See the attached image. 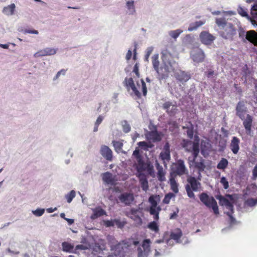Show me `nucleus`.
<instances>
[{
  "label": "nucleus",
  "instance_id": "28",
  "mask_svg": "<svg viewBox=\"0 0 257 257\" xmlns=\"http://www.w3.org/2000/svg\"><path fill=\"white\" fill-rule=\"evenodd\" d=\"M182 236V232L180 228H177L174 231L171 232L170 238L175 240H178L180 239Z\"/></svg>",
  "mask_w": 257,
  "mask_h": 257
},
{
  "label": "nucleus",
  "instance_id": "36",
  "mask_svg": "<svg viewBox=\"0 0 257 257\" xmlns=\"http://www.w3.org/2000/svg\"><path fill=\"white\" fill-rule=\"evenodd\" d=\"M151 240L149 239H145L142 244V247L145 253L148 254L150 252Z\"/></svg>",
  "mask_w": 257,
  "mask_h": 257
},
{
  "label": "nucleus",
  "instance_id": "31",
  "mask_svg": "<svg viewBox=\"0 0 257 257\" xmlns=\"http://www.w3.org/2000/svg\"><path fill=\"white\" fill-rule=\"evenodd\" d=\"M228 163L229 162L226 159L222 158L217 165V168L224 170L227 167Z\"/></svg>",
  "mask_w": 257,
  "mask_h": 257
},
{
  "label": "nucleus",
  "instance_id": "21",
  "mask_svg": "<svg viewBox=\"0 0 257 257\" xmlns=\"http://www.w3.org/2000/svg\"><path fill=\"white\" fill-rule=\"evenodd\" d=\"M155 166L156 169L158 171L157 172V177L159 181H163L165 180V173L164 171L163 168L161 165H160L158 161L156 160L155 161Z\"/></svg>",
  "mask_w": 257,
  "mask_h": 257
},
{
  "label": "nucleus",
  "instance_id": "51",
  "mask_svg": "<svg viewBox=\"0 0 257 257\" xmlns=\"http://www.w3.org/2000/svg\"><path fill=\"white\" fill-rule=\"evenodd\" d=\"M44 211L45 210L44 209H37L33 211V213L37 216H41L44 214Z\"/></svg>",
  "mask_w": 257,
  "mask_h": 257
},
{
  "label": "nucleus",
  "instance_id": "6",
  "mask_svg": "<svg viewBox=\"0 0 257 257\" xmlns=\"http://www.w3.org/2000/svg\"><path fill=\"white\" fill-rule=\"evenodd\" d=\"M161 59L165 69L167 72H169L172 68L173 56L171 52L166 48L161 51Z\"/></svg>",
  "mask_w": 257,
  "mask_h": 257
},
{
  "label": "nucleus",
  "instance_id": "39",
  "mask_svg": "<svg viewBox=\"0 0 257 257\" xmlns=\"http://www.w3.org/2000/svg\"><path fill=\"white\" fill-rule=\"evenodd\" d=\"M112 143L116 152H118L122 149L123 143L121 141H113Z\"/></svg>",
  "mask_w": 257,
  "mask_h": 257
},
{
  "label": "nucleus",
  "instance_id": "59",
  "mask_svg": "<svg viewBox=\"0 0 257 257\" xmlns=\"http://www.w3.org/2000/svg\"><path fill=\"white\" fill-rule=\"evenodd\" d=\"M152 51H153L152 48H148L147 53L145 55V59L146 61H148V59H149L151 54L152 53Z\"/></svg>",
  "mask_w": 257,
  "mask_h": 257
},
{
  "label": "nucleus",
  "instance_id": "20",
  "mask_svg": "<svg viewBox=\"0 0 257 257\" xmlns=\"http://www.w3.org/2000/svg\"><path fill=\"white\" fill-rule=\"evenodd\" d=\"M242 120H243V125L245 129L247 132H248V133H250L253 121L252 116L247 114L246 115V118H245L244 117V119Z\"/></svg>",
  "mask_w": 257,
  "mask_h": 257
},
{
  "label": "nucleus",
  "instance_id": "23",
  "mask_svg": "<svg viewBox=\"0 0 257 257\" xmlns=\"http://www.w3.org/2000/svg\"><path fill=\"white\" fill-rule=\"evenodd\" d=\"M246 39L254 46H257V33L254 31L247 32Z\"/></svg>",
  "mask_w": 257,
  "mask_h": 257
},
{
  "label": "nucleus",
  "instance_id": "33",
  "mask_svg": "<svg viewBox=\"0 0 257 257\" xmlns=\"http://www.w3.org/2000/svg\"><path fill=\"white\" fill-rule=\"evenodd\" d=\"M210 207H211L213 210L214 213L217 215L219 214L218 207L217 202L213 197H210Z\"/></svg>",
  "mask_w": 257,
  "mask_h": 257
},
{
  "label": "nucleus",
  "instance_id": "46",
  "mask_svg": "<svg viewBox=\"0 0 257 257\" xmlns=\"http://www.w3.org/2000/svg\"><path fill=\"white\" fill-rule=\"evenodd\" d=\"M126 224V221H121L119 219H114V225L119 228H122Z\"/></svg>",
  "mask_w": 257,
  "mask_h": 257
},
{
  "label": "nucleus",
  "instance_id": "61",
  "mask_svg": "<svg viewBox=\"0 0 257 257\" xmlns=\"http://www.w3.org/2000/svg\"><path fill=\"white\" fill-rule=\"evenodd\" d=\"M105 225L107 227L113 226L114 225V220H106V221H105Z\"/></svg>",
  "mask_w": 257,
  "mask_h": 257
},
{
  "label": "nucleus",
  "instance_id": "7",
  "mask_svg": "<svg viewBox=\"0 0 257 257\" xmlns=\"http://www.w3.org/2000/svg\"><path fill=\"white\" fill-rule=\"evenodd\" d=\"M132 243L127 240H122L121 242H117L115 244H112L110 246L111 250L113 251V254L115 256L120 255L123 250V245L125 248L130 246Z\"/></svg>",
  "mask_w": 257,
  "mask_h": 257
},
{
  "label": "nucleus",
  "instance_id": "52",
  "mask_svg": "<svg viewBox=\"0 0 257 257\" xmlns=\"http://www.w3.org/2000/svg\"><path fill=\"white\" fill-rule=\"evenodd\" d=\"M141 83L143 95L146 96L147 93V88L146 83L143 79H141Z\"/></svg>",
  "mask_w": 257,
  "mask_h": 257
},
{
  "label": "nucleus",
  "instance_id": "43",
  "mask_svg": "<svg viewBox=\"0 0 257 257\" xmlns=\"http://www.w3.org/2000/svg\"><path fill=\"white\" fill-rule=\"evenodd\" d=\"M75 191L72 190L68 194L65 195V198L67 199L68 203H70L71 202L73 199L75 197Z\"/></svg>",
  "mask_w": 257,
  "mask_h": 257
},
{
  "label": "nucleus",
  "instance_id": "56",
  "mask_svg": "<svg viewBox=\"0 0 257 257\" xmlns=\"http://www.w3.org/2000/svg\"><path fill=\"white\" fill-rule=\"evenodd\" d=\"M233 213V210L226 212V214L229 216L231 223H233L235 221V218L232 216V214Z\"/></svg>",
  "mask_w": 257,
  "mask_h": 257
},
{
  "label": "nucleus",
  "instance_id": "41",
  "mask_svg": "<svg viewBox=\"0 0 257 257\" xmlns=\"http://www.w3.org/2000/svg\"><path fill=\"white\" fill-rule=\"evenodd\" d=\"M147 165V162L145 163L143 159L141 160V162H138L137 170L138 172L145 171V168Z\"/></svg>",
  "mask_w": 257,
  "mask_h": 257
},
{
  "label": "nucleus",
  "instance_id": "49",
  "mask_svg": "<svg viewBox=\"0 0 257 257\" xmlns=\"http://www.w3.org/2000/svg\"><path fill=\"white\" fill-rule=\"evenodd\" d=\"M133 156L136 158L137 162H141V160L142 159L141 155H140V151L139 150H135L133 152Z\"/></svg>",
  "mask_w": 257,
  "mask_h": 257
},
{
  "label": "nucleus",
  "instance_id": "63",
  "mask_svg": "<svg viewBox=\"0 0 257 257\" xmlns=\"http://www.w3.org/2000/svg\"><path fill=\"white\" fill-rule=\"evenodd\" d=\"M193 134H194V132H193V130L192 128H188L187 131V135L189 138H190V139L192 138Z\"/></svg>",
  "mask_w": 257,
  "mask_h": 257
},
{
  "label": "nucleus",
  "instance_id": "22",
  "mask_svg": "<svg viewBox=\"0 0 257 257\" xmlns=\"http://www.w3.org/2000/svg\"><path fill=\"white\" fill-rule=\"evenodd\" d=\"M102 178L103 181L107 184L111 185L115 184V179L112 176L111 173L107 172L102 174Z\"/></svg>",
  "mask_w": 257,
  "mask_h": 257
},
{
  "label": "nucleus",
  "instance_id": "18",
  "mask_svg": "<svg viewBox=\"0 0 257 257\" xmlns=\"http://www.w3.org/2000/svg\"><path fill=\"white\" fill-rule=\"evenodd\" d=\"M240 140L236 137H233L231 141L230 149L234 154H237L239 150Z\"/></svg>",
  "mask_w": 257,
  "mask_h": 257
},
{
  "label": "nucleus",
  "instance_id": "2",
  "mask_svg": "<svg viewBox=\"0 0 257 257\" xmlns=\"http://www.w3.org/2000/svg\"><path fill=\"white\" fill-rule=\"evenodd\" d=\"M216 23L219 28L220 34L223 38L227 39L235 34V30L232 24L227 23L225 18H217L216 19Z\"/></svg>",
  "mask_w": 257,
  "mask_h": 257
},
{
  "label": "nucleus",
  "instance_id": "35",
  "mask_svg": "<svg viewBox=\"0 0 257 257\" xmlns=\"http://www.w3.org/2000/svg\"><path fill=\"white\" fill-rule=\"evenodd\" d=\"M147 227L155 233H158L159 232V225L155 221L150 222L148 224Z\"/></svg>",
  "mask_w": 257,
  "mask_h": 257
},
{
  "label": "nucleus",
  "instance_id": "5",
  "mask_svg": "<svg viewBox=\"0 0 257 257\" xmlns=\"http://www.w3.org/2000/svg\"><path fill=\"white\" fill-rule=\"evenodd\" d=\"M215 142H211V144H210V151L211 150L218 151L223 152L226 146V140L222 138L221 135L215 134Z\"/></svg>",
  "mask_w": 257,
  "mask_h": 257
},
{
  "label": "nucleus",
  "instance_id": "54",
  "mask_svg": "<svg viewBox=\"0 0 257 257\" xmlns=\"http://www.w3.org/2000/svg\"><path fill=\"white\" fill-rule=\"evenodd\" d=\"M250 21L253 25H255L257 22V13H252V17L250 18Z\"/></svg>",
  "mask_w": 257,
  "mask_h": 257
},
{
  "label": "nucleus",
  "instance_id": "26",
  "mask_svg": "<svg viewBox=\"0 0 257 257\" xmlns=\"http://www.w3.org/2000/svg\"><path fill=\"white\" fill-rule=\"evenodd\" d=\"M139 178L141 188L144 191H147L149 189V185L146 177L144 175H140Z\"/></svg>",
  "mask_w": 257,
  "mask_h": 257
},
{
  "label": "nucleus",
  "instance_id": "55",
  "mask_svg": "<svg viewBox=\"0 0 257 257\" xmlns=\"http://www.w3.org/2000/svg\"><path fill=\"white\" fill-rule=\"evenodd\" d=\"M133 72L135 73L137 78H139L140 77L139 70V66L137 63H136L135 65Z\"/></svg>",
  "mask_w": 257,
  "mask_h": 257
},
{
  "label": "nucleus",
  "instance_id": "16",
  "mask_svg": "<svg viewBox=\"0 0 257 257\" xmlns=\"http://www.w3.org/2000/svg\"><path fill=\"white\" fill-rule=\"evenodd\" d=\"M175 77L178 81L182 83L187 82L191 78L190 74L181 70L175 73Z\"/></svg>",
  "mask_w": 257,
  "mask_h": 257
},
{
  "label": "nucleus",
  "instance_id": "24",
  "mask_svg": "<svg viewBox=\"0 0 257 257\" xmlns=\"http://www.w3.org/2000/svg\"><path fill=\"white\" fill-rule=\"evenodd\" d=\"M93 214L91 216V218L95 219L99 217L102 216L103 215H106V212L102 208L100 207H97L93 210Z\"/></svg>",
  "mask_w": 257,
  "mask_h": 257
},
{
  "label": "nucleus",
  "instance_id": "8",
  "mask_svg": "<svg viewBox=\"0 0 257 257\" xmlns=\"http://www.w3.org/2000/svg\"><path fill=\"white\" fill-rule=\"evenodd\" d=\"M118 198L120 202L126 206H130L135 200L134 194L128 192L121 194Z\"/></svg>",
  "mask_w": 257,
  "mask_h": 257
},
{
  "label": "nucleus",
  "instance_id": "64",
  "mask_svg": "<svg viewBox=\"0 0 257 257\" xmlns=\"http://www.w3.org/2000/svg\"><path fill=\"white\" fill-rule=\"evenodd\" d=\"M131 130V127L129 124H125L123 125V131L124 133H128Z\"/></svg>",
  "mask_w": 257,
  "mask_h": 257
},
{
  "label": "nucleus",
  "instance_id": "17",
  "mask_svg": "<svg viewBox=\"0 0 257 257\" xmlns=\"http://www.w3.org/2000/svg\"><path fill=\"white\" fill-rule=\"evenodd\" d=\"M146 138L148 140L152 141L153 142H159L161 140V137L156 128L154 131L149 132L146 134Z\"/></svg>",
  "mask_w": 257,
  "mask_h": 257
},
{
  "label": "nucleus",
  "instance_id": "15",
  "mask_svg": "<svg viewBox=\"0 0 257 257\" xmlns=\"http://www.w3.org/2000/svg\"><path fill=\"white\" fill-rule=\"evenodd\" d=\"M101 155L107 161H111L112 160V152L108 147L102 146L100 151Z\"/></svg>",
  "mask_w": 257,
  "mask_h": 257
},
{
  "label": "nucleus",
  "instance_id": "27",
  "mask_svg": "<svg viewBox=\"0 0 257 257\" xmlns=\"http://www.w3.org/2000/svg\"><path fill=\"white\" fill-rule=\"evenodd\" d=\"M15 5L12 4L7 7L4 8L3 12L7 15H12L14 14L15 10Z\"/></svg>",
  "mask_w": 257,
  "mask_h": 257
},
{
  "label": "nucleus",
  "instance_id": "14",
  "mask_svg": "<svg viewBox=\"0 0 257 257\" xmlns=\"http://www.w3.org/2000/svg\"><path fill=\"white\" fill-rule=\"evenodd\" d=\"M56 53L55 49L51 48H46L41 50L34 54L35 58L54 55Z\"/></svg>",
  "mask_w": 257,
  "mask_h": 257
},
{
  "label": "nucleus",
  "instance_id": "45",
  "mask_svg": "<svg viewBox=\"0 0 257 257\" xmlns=\"http://www.w3.org/2000/svg\"><path fill=\"white\" fill-rule=\"evenodd\" d=\"M183 31L180 30V29H177V30H174V31H171L169 32V35L174 38V39H176L177 37H179V36L180 35V34L182 33Z\"/></svg>",
  "mask_w": 257,
  "mask_h": 257
},
{
  "label": "nucleus",
  "instance_id": "19",
  "mask_svg": "<svg viewBox=\"0 0 257 257\" xmlns=\"http://www.w3.org/2000/svg\"><path fill=\"white\" fill-rule=\"evenodd\" d=\"M219 203L220 205L225 206L229 211L233 210V205L228 199L223 196H220L218 198Z\"/></svg>",
  "mask_w": 257,
  "mask_h": 257
},
{
  "label": "nucleus",
  "instance_id": "4",
  "mask_svg": "<svg viewBox=\"0 0 257 257\" xmlns=\"http://www.w3.org/2000/svg\"><path fill=\"white\" fill-rule=\"evenodd\" d=\"M187 182L188 184L185 186L187 195L190 198L195 199L193 191H198L200 187V183L197 181L195 177L191 176L188 178Z\"/></svg>",
  "mask_w": 257,
  "mask_h": 257
},
{
  "label": "nucleus",
  "instance_id": "62",
  "mask_svg": "<svg viewBox=\"0 0 257 257\" xmlns=\"http://www.w3.org/2000/svg\"><path fill=\"white\" fill-rule=\"evenodd\" d=\"M138 145L142 148H148L149 147L148 144L145 141L140 142L138 143Z\"/></svg>",
  "mask_w": 257,
  "mask_h": 257
},
{
  "label": "nucleus",
  "instance_id": "12",
  "mask_svg": "<svg viewBox=\"0 0 257 257\" xmlns=\"http://www.w3.org/2000/svg\"><path fill=\"white\" fill-rule=\"evenodd\" d=\"M235 110L236 115L241 120L244 119L245 114L247 112V108L243 101H240L237 103Z\"/></svg>",
  "mask_w": 257,
  "mask_h": 257
},
{
  "label": "nucleus",
  "instance_id": "42",
  "mask_svg": "<svg viewBox=\"0 0 257 257\" xmlns=\"http://www.w3.org/2000/svg\"><path fill=\"white\" fill-rule=\"evenodd\" d=\"M175 195L173 193H169L165 195L164 198L163 199V202L164 204H169L170 202L171 199L175 197Z\"/></svg>",
  "mask_w": 257,
  "mask_h": 257
},
{
  "label": "nucleus",
  "instance_id": "30",
  "mask_svg": "<svg viewBox=\"0 0 257 257\" xmlns=\"http://www.w3.org/2000/svg\"><path fill=\"white\" fill-rule=\"evenodd\" d=\"M152 64L154 69L157 73L159 71L160 62L158 54H155L152 57Z\"/></svg>",
  "mask_w": 257,
  "mask_h": 257
},
{
  "label": "nucleus",
  "instance_id": "9",
  "mask_svg": "<svg viewBox=\"0 0 257 257\" xmlns=\"http://www.w3.org/2000/svg\"><path fill=\"white\" fill-rule=\"evenodd\" d=\"M160 158L163 161V164L166 166L167 162L171 159L170 145L168 142L166 143L163 147V151L160 154Z\"/></svg>",
  "mask_w": 257,
  "mask_h": 257
},
{
  "label": "nucleus",
  "instance_id": "32",
  "mask_svg": "<svg viewBox=\"0 0 257 257\" xmlns=\"http://www.w3.org/2000/svg\"><path fill=\"white\" fill-rule=\"evenodd\" d=\"M205 23V21H199L192 23L190 24L189 27L188 28L189 31H192L194 30L197 29L200 26L203 25Z\"/></svg>",
  "mask_w": 257,
  "mask_h": 257
},
{
  "label": "nucleus",
  "instance_id": "44",
  "mask_svg": "<svg viewBox=\"0 0 257 257\" xmlns=\"http://www.w3.org/2000/svg\"><path fill=\"white\" fill-rule=\"evenodd\" d=\"M127 9L131 11V14H133L135 13V8L134 2L133 1H128L126 3Z\"/></svg>",
  "mask_w": 257,
  "mask_h": 257
},
{
  "label": "nucleus",
  "instance_id": "11",
  "mask_svg": "<svg viewBox=\"0 0 257 257\" xmlns=\"http://www.w3.org/2000/svg\"><path fill=\"white\" fill-rule=\"evenodd\" d=\"M124 85L128 89L131 88L135 95L138 98L141 97V94L136 87L133 78H125L124 81Z\"/></svg>",
  "mask_w": 257,
  "mask_h": 257
},
{
  "label": "nucleus",
  "instance_id": "25",
  "mask_svg": "<svg viewBox=\"0 0 257 257\" xmlns=\"http://www.w3.org/2000/svg\"><path fill=\"white\" fill-rule=\"evenodd\" d=\"M175 177L170 175L169 182L171 186V189L175 193H177L179 191L178 185L176 181Z\"/></svg>",
  "mask_w": 257,
  "mask_h": 257
},
{
  "label": "nucleus",
  "instance_id": "3",
  "mask_svg": "<svg viewBox=\"0 0 257 257\" xmlns=\"http://www.w3.org/2000/svg\"><path fill=\"white\" fill-rule=\"evenodd\" d=\"M187 173L188 170L183 160H177L175 163L172 164L170 176L176 177L177 176H181Z\"/></svg>",
  "mask_w": 257,
  "mask_h": 257
},
{
  "label": "nucleus",
  "instance_id": "38",
  "mask_svg": "<svg viewBox=\"0 0 257 257\" xmlns=\"http://www.w3.org/2000/svg\"><path fill=\"white\" fill-rule=\"evenodd\" d=\"M145 171H147L151 176L155 175L154 166L150 162H147V165L146 168H145Z\"/></svg>",
  "mask_w": 257,
  "mask_h": 257
},
{
  "label": "nucleus",
  "instance_id": "29",
  "mask_svg": "<svg viewBox=\"0 0 257 257\" xmlns=\"http://www.w3.org/2000/svg\"><path fill=\"white\" fill-rule=\"evenodd\" d=\"M161 210L160 207L158 206L157 207H151L150 209V213L151 215H153L154 219L158 220L159 218V211Z\"/></svg>",
  "mask_w": 257,
  "mask_h": 257
},
{
  "label": "nucleus",
  "instance_id": "10",
  "mask_svg": "<svg viewBox=\"0 0 257 257\" xmlns=\"http://www.w3.org/2000/svg\"><path fill=\"white\" fill-rule=\"evenodd\" d=\"M190 55L192 60L197 63L203 61L204 59L203 52L198 47L193 48L191 51Z\"/></svg>",
  "mask_w": 257,
  "mask_h": 257
},
{
  "label": "nucleus",
  "instance_id": "50",
  "mask_svg": "<svg viewBox=\"0 0 257 257\" xmlns=\"http://www.w3.org/2000/svg\"><path fill=\"white\" fill-rule=\"evenodd\" d=\"M149 201L151 204V207H157L158 204L157 202L153 196H151L149 197Z\"/></svg>",
  "mask_w": 257,
  "mask_h": 257
},
{
  "label": "nucleus",
  "instance_id": "57",
  "mask_svg": "<svg viewBox=\"0 0 257 257\" xmlns=\"http://www.w3.org/2000/svg\"><path fill=\"white\" fill-rule=\"evenodd\" d=\"M177 109H176V107L175 106H173V107L172 108L171 110H166V112H167V113L170 115V116H173L175 115V114L176 113V111Z\"/></svg>",
  "mask_w": 257,
  "mask_h": 257
},
{
  "label": "nucleus",
  "instance_id": "58",
  "mask_svg": "<svg viewBox=\"0 0 257 257\" xmlns=\"http://www.w3.org/2000/svg\"><path fill=\"white\" fill-rule=\"evenodd\" d=\"M257 178V164L254 166L252 170V179L253 180H256Z\"/></svg>",
  "mask_w": 257,
  "mask_h": 257
},
{
  "label": "nucleus",
  "instance_id": "37",
  "mask_svg": "<svg viewBox=\"0 0 257 257\" xmlns=\"http://www.w3.org/2000/svg\"><path fill=\"white\" fill-rule=\"evenodd\" d=\"M200 201L207 207H209V196L205 193H202L199 195Z\"/></svg>",
  "mask_w": 257,
  "mask_h": 257
},
{
  "label": "nucleus",
  "instance_id": "53",
  "mask_svg": "<svg viewBox=\"0 0 257 257\" xmlns=\"http://www.w3.org/2000/svg\"><path fill=\"white\" fill-rule=\"evenodd\" d=\"M237 11L238 13L242 17H247L248 16L245 10L241 7H239Z\"/></svg>",
  "mask_w": 257,
  "mask_h": 257
},
{
  "label": "nucleus",
  "instance_id": "60",
  "mask_svg": "<svg viewBox=\"0 0 257 257\" xmlns=\"http://www.w3.org/2000/svg\"><path fill=\"white\" fill-rule=\"evenodd\" d=\"M172 105V102L170 101H167L165 102L163 105V107L164 109L167 110H169L170 107Z\"/></svg>",
  "mask_w": 257,
  "mask_h": 257
},
{
  "label": "nucleus",
  "instance_id": "34",
  "mask_svg": "<svg viewBox=\"0 0 257 257\" xmlns=\"http://www.w3.org/2000/svg\"><path fill=\"white\" fill-rule=\"evenodd\" d=\"M200 39L202 43L209 44V33L207 32H202L200 34Z\"/></svg>",
  "mask_w": 257,
  "mask_h": 257
},
{
  "label": "nucleus",
  "instance_id": "1",
  "mask_svg": "<svg viewBox=\"0 0 257 257\" xmlns=\"http://www.w3.org/2000/svg\"><path fill=\"white\" fill-rule=\"evenodd\" d=\"M183 147L187 152H192L193 159V161L195 163V167L199 169L200 171L203 170L205 165L202 161L200 162H196V160L199 153V139L197 136L195 137L194 141L192 142L191 141L185 140L183 141Z\"/></svg>",
  "mask_w": 257,
  "mask_h": 257
},
{
  "label": "nucleus",
  "instance_id": "40",
  "mask_svg": "<svg viewBox=\"0 0 257 257\" xmlns=\"http://www.w3.org/2000/svg\"><path fill=\"white\" fill-rule=\"evenodd\" d=\"M63 250L66 252H71L74 246L67 242H64L62 244Z\"/></svg>",
  "mask_w": 257,
  "mask_h": 257
},
{
  "label": "nucleus",
  "instance_id": "47",
  "mask_svg": "<svg viewBox=\"0 0 257 257\" xmlns=\"http://www.w3.org/2000/svg\"><path fill=\"white\" fill-rule=\"evenodd\" d=\"M220 182L223 185V188L225 189H227L228 188V187H229L228 182L225 177H222L221 178Z\"/></svg>",
  "mask_w": 257,
  "mask_h": 257
},
{
  "label": "nucleus",
  "instance_id": "13",
  "mask_svg": "<svg viewBox=\"0 0 257 257\" xmlns=\"http://www.w3.org/2000/svg\"><path fill=\"white\" fill-rule=\"evenodd\" d=\"M139 211V209L132 208L128 213L131 215L130 218L135 221L136 226H141L143 223L142 219L137 214Z\"/></svg>",
  "mask_w": 257,
  "mask_h": 257
},
{
  "label": "nucleus",
  "instance_id": "48",
  "mask_svg": "<svg viewBox=\"0 0 257 257\" xmlns=\"http://www.w3.org/2000/svg\"><path fill=\"white\" fill-rule=\"evenodd\" d=\"M246 203L249 206H253L257 203V200L253 198H249L246 201Z\"/></svg>",
  "mask_w": 257,
  "mask_h": 257
}]
</instances>
